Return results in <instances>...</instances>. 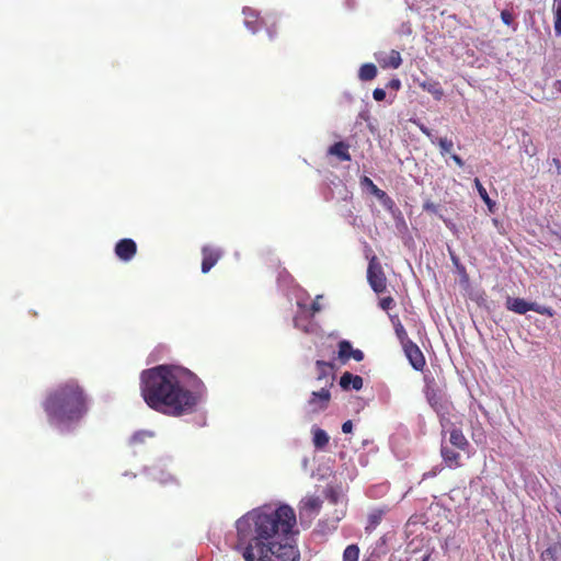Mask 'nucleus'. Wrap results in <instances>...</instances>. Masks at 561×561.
<instances>
[{
  "instance_id": "72a5a7b5",
  "label": "nucleus",
  "mask_w": 561,
  "mask_h": 561,
  "mask_svg": "<svg viewBox=\"0 0 561 561\" xmlns=\"http://www.w3.org/2000/svg\"><path fill=\"white\" fill-rule=\"evenodd\" d=\"M373 96L376 101H383L386 98V91L383 89L377 88L373 92Z\"/></svg>"
},
{
  "instance_id": "c03bdc74",
  "label": "nucleus",
  "mask_w": 561,
  "mask_h": 561,
  "mask_svg": "<svg viewBox=\"0 0 561 561\" xmlns=\"http://www.w3.org/2000/svg\"><path fill=\"white\" fill-rule=\"evenodd\" d=\"M428 401H430L431 405L436 409V403H435L436 399L428 398Z\"/></svg>"
},
{
  "instance_id": "b1692460",
  "label": "nucleus",
  "mask_w": 561,
  "mask_h": 561,
  "mask_svg": "<svg viewBox=\"0 0 561 561\" xmlns=\"http://www.w3.org/2000/svg\"><path fill=\"white\" fill-rule=\"evenodd\" d=\"M359 548L357 545H350L343 552V561H358Z\"/></svg>"
},
{
  "instance_id": "2f4dec72",
  "label": "nucleus",
  "mask_w": 561,
  "mask_h": 561,
  "mask_svg": "<svg viewBox=\"0 0 561 561\" xmlns=\"http://www.w3.org/2000/svg\"><path fill=\"white\" fill-rule=\"evenodd\" d=\"M394 300L391 297H385L380 300L379 306L382 310H389L393 307Z\"/></svg>"
},
{
  "instance_id": "20e7f679",
  "label": "nucleus",
  "mask_w": 561,
  "mask_h": 561,
  "mask_svg": "<svg viewBox=\"0 0 561 561\" xmlns=\"http://www.w3.org/2000/svg\"><path fill=\"white\" fill-rule=\"evenodd\" d=\"M295 536L248 543V561H299L300 550Z\"/></svg>"
},
{
  "instance_id": "a18cd8bd",
  "label": "nucleus",
  "mask_w": 561,
  "mask_h": 561,
  "mask_svg": "<svg viewBox=\"0 0 561 561\" xmlns=\"http://www.w3.org/2000/svg\"><path fill=\"white\" fill-rule=\"evenodd\" d=\"M247 523H248V528L251 530L250 513H248V519H247Z\"/></svg>"
},
{
  "instance_id": "423d86ee",
  "label": "nucleus",
  "mask_w": 561,
  "mask_h": 561,
  "mask_svg": "<svg viewBox=\"0 0 561 561\" xmlns=\"http://www.w3.org/2000/svg\"><path fill=\"white\" fill-rule=\"evenodd\" d=\"M331 401L330 389L321 387L320 390L312 391L306 403V409L309 414H319L328 409Z\"/></svg>"
},
{
  "instance_id": "2eb2a0df",
  "label": "nucleus",
  "mask_w": 561,
  "mask_h": 561,
  "mask_svg": "<svg viewBox=\"0 0 561 561\" xmlns=\"http://www.w3.org/2000/svg\"><path fill=\"white\" fill-rule=\"evenodd\" d=\"M442 457L444 462L449 468H457L460 466V455L459 453L453 450L448 446L443 445L440 449Z\"/></svg>"
},
{
  "instance_id": "ddd939ff",
  "label": "nucleus",
  "mask_w": 561,
  "mask_h": 561,
  "mask_svg": "<svg viewBox=\"0 0 561 561\" xmlns=\"http://www.w3.org/2000/svg\"><path fill=\"white\" fill-rule=\"evenodd\" d=\"M318 380H324V386L330 388L333 386V376L331 375L332 365L323 360H317Z\"/></svg>"
},
{
  "instance_id": "7c9ffc66",
  "label": "nucleus",
  "mask_w": 561,
  "mask_h": 561,
  "mask_svg": "<svg viewBox=\"0 0 561 561\" xmlns=\"http://www.w3.org/2000/svg\"><path fill=\"white\" fill-rule=\"evenodd\" d=\"M252 18H253V19H255V22L257 21V14H256L254 11H251V10L248 8V22H247L248 30H250V31H252V32H256V31H257V27H252V26H251V24L253 23Z\"/></svg>"
},
{
  "instance_id": "7ed1b4c3",
  "label": "nucleus",
  "mask_w": 561,
  "mask_h": 561,
  "mask_svg": "<svg viewBox=\"0 0 561 561\" xmlns=\"http://www.w3.org/2000/svg\"><path fill=\"white\" fill-rule=\"evenodd\" d=\"M250 519L252 542H267L298 534L296 513L287 504H264L250 512Z\"/></svg>"
},
{
  "instance_id": "39448f33",
  "label": "nucleus",
  "mask_w": 561,
  "mask_h": 561,
  "mask_svg": "<svg viewBox=\"0 0 561 561\" xmlns=\"http://www.w3.org/2000/svg\"><path fill=\"white\" fill-rule=\"evenodd\" d=\"M367 279L375 293L380 294L386 290L387 279L376 256H373L369 261L367 268Z\"/></svg>"
},
{
  "instance_id": "a878e982",
  "label": "nucleus",
  "mask_w": 561,
  "mask_h": 561,
  "mask_svg": "<svg viewBox=\"0 0 561 561\" xmlns=\"http://www.w3.org/2000/svg\"><path fill=\"white\" fill-rule=\"evenodd\" d=\"M381 518H382V512L381 511L371 512L368 515V524L366 526V530L375 529L379 525Z\"/></svg>"
},
{
  "instance_id": "4468645a",
  "label": "nucleus",
  "mask_w": 561,
  "mask_h": 561,
  "mask_svg": "<svg viewBox=\"0 0 561 561\" xmlns=\"http://www.w3.org/2000/svg\"><path fill=\"white\" fill-rule=\"evenodd\" d=\"M540 561H561V542L554 541L540 553Z\"/></svg>"
},
{
  "instance_id": "c756f323",
  "label": "nucleus",
  "mask_w": 561,
  "mask_h": 561,
  "mask_svg": "<svg viewBox=\"0 0 561 561\" xmlns=\"http://www.w3.org/2000/svg\"><path fill=\"white\" fill-rule=\"evenodd\" d=\"M396 333L399 337V340L401 341V343L403 344V342H407V341H410L408 339V334H407V331L405 329L403 328V325L401 323H398L396 325Z\"/></svg>"
},
{
  "instance_id": "473e14b6",
  "label": "nucleus",
  "mask_w": 561,
  "mask_h": 561,
  "mask_svg": "<svg viewBox=\"0 0 561 561\" xmlns=\"http://www.w3.org/2000/svg\"><path fill=\"white\" fill-rule=\"evenodd\" d=\"M501 19L504 24L511 25L513 23V15L511 12L504 10L501 12Z\"/></svg>"
},
{
  "instance_id": "bb28decb",
  "label": "nucleus",
  "mask_w": 561,
  "mask_h": 561,
  "mask_svg": "<svg viewBox=\"0 0 561 561\" xmlns=\"http://www.w3.org/2000/svg\"><path fill=\"white\" fill-rule=\"evenodd\" d=\"M151 436H152V434L149 432H146V431L137 432L130 437V444L137 445L140 443H144L147 437H151Z\"/></svg>"
},
{
  "instance_id": "79ce46f5",
  "label": "nucleus",
  "mask_w": 561,
  "mask_h": 561,
  "mask_svg": "<svg viewBox=\"0 0 561 561\" xmlns=\"http://www.w3.org/2000/svg\"><path fill=\"white\" fill-rule=\"evenodd\" d=\"M237 550L241 553V556L245 559V547H243L241 543L237 545Z\"/></svg>"
},
{
  "instance_id": "dca6fc26",
  "label": "nucleus",
  "mask_w": 561,
  "mask_h": 561,
  "mask_svg": "<svg viewBox=\"0 0 561 561\" xmlns=\"http://www.w3.org/2000/svg\"><path fill=\"white\" fill-rule=\"evenodd\" d=\"M419 85L426 92L431 93L436 100H440L444 95V91L438 81L425 80L419 82Z\"/></svg>"
},
{
  "instance_id": "f03ea898",
  "label": "nucleus",
  "mask_w": 561,
  "mask_h": 561,
  "mask_svg": "<svg viewBox=\"0 0 561 561\" xmlns=\"http://www.w3.org/2000/svg\"><path fill=\"white\" fill-rule=\"evenodd\" d=\"M42 408L50 425L70 426L87 414L88 394L77 380L70 379L47 391Z\"/></svg>"
},
{
  "instance_id": "9d476101",
  "label": "nucleus",
  "mask_w": 561,
  "mask_h": 561,
  "mask_svg": "<svg viewBox=\"0 0 561 561\" xmlns=\"http://www.w3.org/2000/svg\"><path fill=\"white\" fill-rule=\"evenodd\" d=\"M339 358L345 363L350 358L360 362L364 359V353L360 350H354L352 344L344 340L339 343Z\"/></svg>"
},
{
  "instance_id": "6e6552de",
  "label": "nucleus",
  "mask_w": 561,
  "mask_h": 561,
  "mask_svg": "<svg viewBox=\"0 0 561 561\" xmlns=\"http://www.w3.org/2000/svg\"><path fill=\"white\" fill-rule=\"evenodd\" d=\"M403 350L410 364L415 370H422L425 366V358L420 347L412 341L403 342Z\"/></svg>"
},
{
  "instance_id": "9b49d317",
  "label": "nucleus",
  "mask_w": 561,
  "mask_h": 561,
  "mask_svg": "<svg viewBox=\"0 0 561 561\" xmlns=\"http://www.w3.org/2000/svg\"><path fill=\"white\" fill-rule=\"evenodd\" d=\"M311 434H312V444H313V447L316 448V450H320V451L325 450V448L330 442L329 434L324 430H322L316 425H313L311 427Z\"/></svg>"
},
{
  "instance_id": "f257e3e1",
  "label": "nucleus",
  "mask_w": 561,
  "mask_h": 561,
  "mask_svg": "<svg viewBox=\"0 0 561 561\" xmlns=\"http://www.w3.org/2000/svg\"><path fill=\"white\" fill-rule=\"evenodd\" d=\"M190 375V370L170 365L144 370L140 375L144 401L150 409L165 415L192 413L199 402V394L182 385L183 378Z\"/></svg>"
},
{
  "instance_id": "412c9836",
  "label": "nucleus",
  "mask_w": 561,
  "mask_h": 561,
  "mask_svg": "<svg viewBox=\"0 0 561 561\" xmlns=\"http://www.w3.org/2000/svg\"><path fill=\"white\" fill-rule=\"evenodd\" d=\"M377 76V68L374 64H364L359 68L358 77L362 81L373 80Z\"/></svg>"
},
{
  "instance_id": "f704fd0d",
  "label": "nucleus",
  "mask_w": 561,
  "mask_h": 561,
  "mask_svg": "<svg viewBox=\"0 0 561 561\" xmlns=\"http://www.w3.org/2000/svg\"><path fill=\"white\" fill-rule=\"evenodd\" d=\"M440 467H434L432 470L423 474V479L434 478L438 472H440Z\"/></svg>"
},
{
  "instance_id": "6ab92c4d",
  "label": "nucleus",
  "mask_w": 561,
  "mask_h": 561,
  "mask_svg": "<svg viewBox=\"0 0 561 561\" xmlns=\"http://www.w3.org/2000/svg\"><path fill=\"white\" fill-rule=\"evenodd\" d=\"M449 443L460 450H465L468 446V440L458 428H453L449 433Z\"/></svg>"
},
{
  "instance_id": "0eeeda50",
  "label": "nucleus",
  "mask_w": 561,
  "mask_h": 561,
  "mask_svg": "<svg viewBox=\"0 0 561 561\" xmlns=\"http://www.w3.org/2000/svg\"><path fill=\"white\" fill-rule=\"evenodd\" d=\"M506 308L518 314H525L528 311H536L541 314L546 312V308H541L536 302H528L522 298L508 297L506 300Z\"/></svg>"
},
{
  "instance_id": "ea45409f",
  "label": "nucleus",
  "mask_w": 561,
  "mask_h": 561,
  "mask_svg": "<svg viewBox=\"0 0 561 561\" xmlns=\"http://www.w3.org/2000/svg\"><path fill=\"white\" fill-rule=\"evenodd\" d=\"M237 528H238V531L241 533L242 529H243V526L245 525V516H242L240 517L238 520H237Z\"/></svg>"
},
{
  "instance_id": "a19ab883",
  "label": "nucleus",
  "mask_w": 561,
  "mask_h": 561,
  "mask_svg": "<svg viewBox=\"0 0 561 561\" xmlns=\"http://www.w3.org/2000/svg\"><path fill=\"white\" fill-rule=\"evenodd\" d=\"M451 159H453V160H454V161H455L459 167H462V165H463V161H462V159H461L459 156H457V154H453V156H451Z\"/></svg>"
},
{
  "instance_id": "37998d69",
  "label": "nucleus",
  "mask_w": 561,
  "mask_h": 561,
  "mask_svg": "<svg viewBox=\"0 0 561 561\" xmlns=\"http://www.w3.org/2000/svg\"><path fill=\"white\" fill-rule=\"evenodd\" d=\"M428 401H430L431 405L436 409V403H435L436 399L428 398Z\"/></svg>"
},
{
  "instance_id": "f3484780",
  "label": "nucleus",
  "mask_w": 561,
  "mask_h": 561,
  "mask_svg": "<svg viewBox=\"0 0 561 561\" xmlns=\"http://www.w3.org/2000/svg\"><path fill=\"white\" fill-rule=\"evenodd\" d=\"M329 153L336 156L342 161H351V154L348 152V145L343 141L335 142L330 147Z\"/></svg>"
},
{
  "instance_id": "cd10ccee",
  "label": "nucleus",
  "mask_w": 561,
  "mask_h": 561,
  "mask_svg": "<svg viewBox=\"0 0 561 561\" xmlns=\"http://www.w3.org/2000/svg\"><path fill=\"white\" fill-rule=\"evenodd\" d=\"M436 141L438 142V146L443 154L451 151L454 144L450 139L439 138Z\"/></svg>"
},
{
  "instance_id": "c85d7f7f",
  "label": "nucleus",
  "mask_w": 561,
  "mask_h": 561,
  "mask_svg": "<svg viewBox=\"0 0 561 561\" xmlns=\"http://www.w3.org/2000/svg\"><path fill=\"white\" fill-rule=\"evenodd\" d=\"M415 124L417 125V127L420 128V130L426 135V137L433 142L435 144L437 138L436 136L432 133L431 129H428L424 124L422 123H419V122H415Z\"/></svg>"
},
{
  "instance_id": "4c0bfd02",
  "label": "nucleus",
  "mask_w": 561,
  "mask_h": 561,
  "mask_svg": "<svg viewBox=\"0 0 561 561\" xmlns=\"http://www.w3.org/2000/svg\"><path fill=\"white\" fill-rule=\"evenodd\" d=\"M353 430V423L352 421H346L342 424V432L343 433H351Z\"/></svg>"
},
{
  "instance_id": "4be33fe9",
  "label": "nucleus",
  "mask_w": 561,
  "mask_h": 561,
  "mask_svg": "<svg viewBox=\"0 0 561 561\" xmlns=\"http://www.w3.org/2000/svg\"><path fill=\"white\" fill-rule=\"evenodd\" d=\"M553 27L558 36H561V0H556L552 7Z\"/></svg>"
},
{
  "instance_id": "5701e85b",
  "label": "nucleus",
  "mask_w": 561,
  "mask_h": 561,
  "mask_svg": "<svg viewBox=\"0 0 561 561\" xmlns=\"http://www.w3.org/2000/svg\"><path fill=\"white\" fill-rule=\"evenodd\" d=\"M360 184L367 187L370 193L379 199L386 196V193L380 190L368 176H363L360 179Z\"/></svg>"
},
{
  "instance_id": "49530a36",
  "label": "nucleus",
  "mask_w": 561,
  "mask_h": 561,
  "mask_svg": "<svg viewBox=\"0 0 561 561\" xmlns=\"http://www.w3.org/2000/svg\"><path fill=\"white\" fill-rule=\"evenodd\" d=\"M560 514H561V510H559Z\"/></svg>"
},
{
  "instance_id": "c9c22d12",
  "label": "nucleus",
  "mask_w": 561,
  "mask_h": 561,
  "mask_svg": "<svg viewBox=\"0 0 561 561\" xmlns=\"http://www.w3.org/2000/svg\"><path fill=\"white\" fill-rule=\"evenodd\" d=\"M321 298H322V296H321V295H318V296L316 297V300L312 302L311 309H312V312H313V313H316V312H318V311H320V310H321V305H320V302H319V300H320Z\"/></svg>"
},
{
  "instance_id": "e433bc0d",
  "label": "nucleus",
  "mask_w": 561,
  "mask_h": 561,
  "mask_svg": "<svg viewBox=\"0 0 561 561\" xmlns=\"http://www.w3.org/2000/svg\"><path fill=\"white\" fill-rule=\"evenodd\" d=\"M423 208H424V210L431 211V213L437 211V206L432 202L424 203Z\"/></svg>"
},
{
  "instance_id": "393cba45",
  "label": "nucleus",
  "mask_w": 561,
  "mask_h": 561,
  "mask_svg": "<svg viewBox=\"0 0 561 561\" xmlns=\"http://www.w3.org/2000/svg\"><path fill=\"white\" fill-rule=\"evenodd\" d=\"M474 186L479 193V196L482 198V201L488 205L489 209L492 210V206L494 203L489 197V194L484 186L481 184L479 179H474Z\"/></svg>"
},
{
  "instance_id": "58836bf2",
  "label": "nucleus",
  "mask_w": 561,
  "mask_h": 561,
  "mask_svg": "<svg viewBox=\"0 0 561 561\" xmlns=\"http://www.w3.org/2000/svg\"><path fill=\"white\" fill-rule=\"evenodd\" d=\"M388 85L394 90H399L401 87V82L399 79H392Z\"/></svg>"
},
{
  "instance_id": "1a4fd4ad",
  "label": "nucleus",
  "mask_w": 561,
  "mask_h": 561,
  "mask_svg": "<svg viewBox=\"0 0 561 561\" xmlns=\"http://www.w3.org/2000/svg\"><path fill=\"white\" fill-rule=\"evenodd\" d=\"M375 59L382 68L397 69L402 64L401 55L398 50L390 51H377L375 53Z\"/></svg>"
},
{
  "instance_id": "f8f14e48",
  "label": "nucleus",
  "mask_w": 561,
  "mask_h": 561,
  "mask_svg": "<svg viewBox=\"0 0 561 561\" xmlns=\"http://www.w3.org/2000/svg\"><path fill=\"white\" fill-rule=\"evenodd\" d=\"M340 386L344 390H360L363 388V378L346 371L340 378Z\"/></svg>"
},
{
  "instance_id": "aec40b11",
  "label": "nucleus",
  "mask_w": 561,
  "mask_h": 561,
  "mask_svg": "<svg viewBox=\"0 0 561 561\" xmlns=\"http://www.w3.org/2000/svg\"><path fill=\"white\" fill-rule=\"evenodd\" d=\"M294 325L305 333H312L316 330V325L310 319L300 316L294 318Z\"/></svg>"
},
{
  "instance_id": "a211bd4d",
  "label": "nucleus",
  "mask_w": 561,
  "mask_h": 561,
  "mask_svg": "<svg viewBox=\"0 0 561 561\" xmlns=\"http://www.w3.org/2000/svg\"><path fill=\"white\" fill-rule=\"evenodd\" d=\"M322 501L319 496L307 495L300 502V508L306 512H317L320 510Z\"/></svg>"
}]
</instances>
